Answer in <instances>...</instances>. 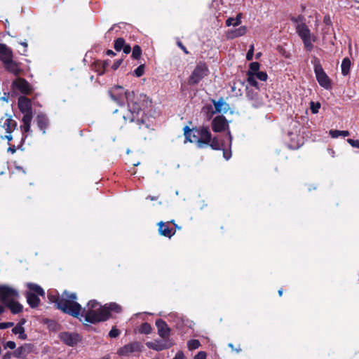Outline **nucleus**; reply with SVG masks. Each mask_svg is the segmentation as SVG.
Listing matches in <instances>:
<instances>
[{
    "label": "nucleus",
    "mask_w": 359,
    "mask_h": 359,
    "mask_svg": "<svg viewBox=\"0 0 359 359\" xmlns=\"http://www.w3.org/2000/svg\"><path fill=\"white\" fill-rule=\"evenodd\" d=\"M223 156L225 159L229 160L231 156V151H224Z\"/></svg>",
    "instance_id": "5fc2aeb1"
},
{
    "label": "nucleus",
    "mask_w": 359,
    "mask_h": 359,
    "mask_svg": "<svg viewBox=\"0 0 359 359\" xmlns=\"http://www.w3.org/2000/svg\"><path fill=\"white\" fill-rule=\"evenodd\" d=\"M144 72V65H140L135 70V74L137 77H140L143 75Z\"/></svg>",
    "instance_id": "ea45409f"
},
{
    "label": "nucleus",
    "mask_w": 359,
    "mask_h": 359,
    "mask_svg": "<svg viewBox=\"0 0 359 359\" xmlns=\"http://www.w3.org/2000/svg\"><path fill=\"white\" fill-rule=\"evenodd\" d=\"M254 55V45L252 44L246 55L247 60H252Z\"/></svg>",
    "instance_id": "a19ab883"
},
{
    "label": "nucleus",
    "mask_w": 359,
    "mask_h": 359,
    "mask_svg": "<svg viewBox=\"0 0 359 359\" xmlns=\"http://www.w3.org/2000/svg\"><path fill=\"white\" fill-rule=\"evenodd\" d=\"M206 353L204 351H200L195 355L194 359H205Z\"/></svg>",
    "instance_id": "49530a36"
},
{
    "label": "nucleus",
    "mask_w": 359,
    "mask_h": 359,
    "mask_svg": "<svg viewBox=\"0 0 359 359\" xmlns=\"http://www.w3.org/2000/svg\"><path fill=\"white\" fill-rule=\"evenodd\" d=\"M323 22L326 25H330L331 24V19L329 15H325L323 19Z\"/></svg>",
    "instance_id": "6e6d98bb"
},
{
    "label": "nucleus",
    "mask_w": 359,
    "mask_h": 359,
    "mask_svg": "<svg viewBox=\"0 0 359 359\" xmlns=\"http://www.w3.org/2000/svg\"><path fill=\"white\" fill-rule=\"evenodd\" d=\"M84 323L95 324L105 321L108 319L107 311L95 300H90L87 306L81 308L79 316L77 317Z\"/></svg>",
    "instance_id": "f03ea898"
},
{
    "label": "nucleus",
    "mask_w": 359,
    "mask_h": 359,
    "mask_svg": "<svg viewBox=\"0 0 359 359\" xmlns=\"http://www.w3.org/2000/svg\"><path fill=\"white\" fill-rule=\"evenodd\" d=\"M351 66V62L349 58L345 57L341 62V74L344 76H346L350 72V68Z\"/></svg>",
    "instance_id": "393cba45"
},
{
    "label": "nucleus",
    "mask_w": 359,
    "mask_h": 359,
    "mask_svg": "<svg viewBox=\"0 0 359 359\" xmlns=\"http://www.w3.org/2000/svg\"><path fill=\"white\" fill-rule=\"evenodd\" d=\"M6 348L14 349L15 348V343L13 341H8L6 342L4 346Z\"/></svg>",
    "instance_id": "de8ad7c7"
},
{
    "label": "nucleus",
    "mask_w": 359,
    "mask_h": 359,
    "mask_svg": "<svg viewBox=\"0 0 359 359\" xmlns=\"http://www.w3.org/2000/svg\"><path fill=\"white\" fill-rule=\"evenodd\" d=\"M158 226L159 233L162 236L170 238L175 233V231L163 222L158 223Z\"/></svg>",
    "instance_id": "4be33fe9"
},
{
    "label": "nucleus",
    "mask_w": 359,
    "mask_h": 359,
    "mask_svg": "<svg viewBox=\"0 0 359 359\" xmlns=\"http://www.w3.org/2000/svg\"><path fill=\"white\" fill-rule=\"evenodd\" d=\"M13 57L12 50L6 45L0 43V59L3 63Z\"/></svg>",
    "instance_id": "412c9836"
},
{
    "label": "nucleus",
    "mask_w": 359,
    "mask_h": 359,
    "mask_svg": "<svg viewBox=\"0 0 359 359\" xmlns=\"http://www.w3.org/2000/svg\"><path fill=\"white\" fill-rule=\"evenodd\" d=\"M50 302H54L58 309L63 312L70 314L74 317H78L81 310V306L76 302V294L75 293H68L64 292L61 297L55 295H48Z\"/></svg>",
    "instance_id": "7ed1b4c3"
},
{
    "label": "nucleus",
    "mask_w": 359,
    "mask_h": 359,
    "mask_svg": "<svg viewBox=\"0 0 359 359\" xmlns=\"http://www.w3.org/2000/svg\"><path fill=\"white\" fill-rule=\"evenodd\" d=\"M13 86L23 94H29L32 91L29 83L22 78L15 79L13 83Z\"/></svg>",
    "instance_id": "4468645a"
},
{
    "label": "nucleus",
    "mask_w": 359,
    "mask_h": 359,
    "mask_svg": "<svg viewBox=\"0 0 359 359\" xmlns=\"http://www.w3.org/2000/svg\"><path fill=\"white\" fill-rule=\"evenodd\" d=\"M329 133L333 138H337L339 136L347 137L349 135L348 130H330Z\"/></svg>",
    "instance_id": "cd10ccee"
},
{
    "label": "nucleus",
    "mask_w": 359,
    "mask_h": 359,
    "mask_svg": "<svg viewBox=\"0 0 359 359\" xmlns=\"http://www.w3.org/2000/svg\"><path fill=\"white\" fill-rule=\"evenodd\" d=\"M23 114H24V116L22 118L23 123H31L32 118H33L32 112L23 113Z\"/></svg>",
    "instance_id": "c9c22d12"
},
{
    "label": "nucleus",
    "mask_w": 359,
    "mask_h": 359,
    "mask_svg": "<svg viewBox=\"0 0 359 359\" xmlns=\"http://www.w3.org/2000/svg\"><path fill=\"white\" fill-rule=\"evenodd\" d=\"M320 107V104L318 102H311V110L313 114H316Z\"/></svg>",
    "instance_id": "58836bf2"
},
{
    "label": "nucleus",
    "mask_w": 359,
    "mask_h": 359,
    "mask_svg": "<svg viewBox=\"0 0 359 359\" xmlns=\"http://www.w3.org/2000/svg\"><path fill=\"white\" fill-rule=\"evenodd\" d=\"M199 136L198 148H203L209 144L211 141V133L208 127H201L198 129Z\"/></svg>",
    "instance_id": "f8f14e48"
},
{
    "label": "nucleus",
    "mask_w": 359,
    "mask_h": 359,
    "mask_svg": "<svg viewBox=\"0 0 359 359\" xmlns=\"http://www.w3.org/2000/svg\"><path fill=\"white\" fill-rule=\"evenodd\" d=\"M177 45L183 50V51L186 53V54H188V51L186 49V48L182 45V43L179 41L177 42Z\"/></svg>",
    "instance_id": "4d7b16f0"
},
{
    "label": "nucleus",
    "mask_w": 359,
    "mask_h": 359,
    "mask_svg": "<svg viewBox=\"0 0 359 359\" xmlns=\"http://www.w3.org/2000/svg\"><path fill=\"white\" fill-rule=\"evenodd\" d=\"M121 62H122L121 59L116 60L112 65V68L114 69H116L121 65Z\"/></svg>",
    "instance_id": "864d4df0"
},
{
    "label": "nucleus",
    "mask_w": 359,
    "mask_h": 359,
    "mask_svg": "<svg viewBox=\"0 0 359 359\" xmlns=\"http://www.w3.org/2000/svg\"><path fill=\"white\" fill-rule=\"evenodd\" d=\"M229 346L231 347L232 349H233V346L232 344H229Z\"/></svg>",
    "instance_id": "774afa93"
},
{
    "label": "nucleus",
    "mask_w": 359,
    "mask_h": 359,
    "mask_svg": "<svg viewBox=\"0 0 359 359\" xmlns=\"http://www.w3.org/2000/svg\"><path fill=\"white\" fill-rule=\"evenodd\" d=\"M278 294H279L280 296H282V294H283V289H280V290H278Z\"/></svg>",
    "instance_id": "0e129e2a"
},
{
    "label": "nucleus",
    "mask_w": 359,
    "mask_h": 359,
    "mask_svg": "<svg viewBox=\"0 0 359 359\" xmlns=\"http://www.w3.org/2000/svg\"><path fill=\"white\" fill-rule=\"evenodd\" d=\"M215 111H212L211 114L208 116L210 119L215 113H226L229 109V104L222 99L220 98L217 101L212 100Z\"/></svg>",
    "instance_id": "dca6fc26"
},
{
    "label": "nucleus",
    "mask_w": 359,
    "mask_h": 359,
    "mask_svg": "<svg viewBox=\"0 0 359 359\" xmlns=\"http://www.w3.org/2000/svg\"><path fill=\"white\" fill-rule=\"evenodd\" d=\"M111 98L118 104H121L123 100L126 99L128 102V109L125 112V109L122 110L123 118L126 121L133 122L138 116L141 107L137 101L135 100L133 92H124L123 88L120 86H116L110 90Z\"/></svg>",
    "instance_id": "f257e3e1"
},
{
    "label": "nucleus",
    "mask_w": 359,
    "mask_h": 359,
    "mask_svg": "<svg viewBox=\"0 0 359 359\" xmlns=\"http://www.w3.org/2000/svg\"><path fill=\"white\" fill-rule=\"evenodd\" d=\"M8 151L11 152V154H14L16 151V149H15V146L9 147L8 149Z\"/></svg>",
    "instance_id": "13d9d810"
},
{
    "label": "nucleus",
    "mask_w": 359,
    "mask_h": 359,
    "mask_svg": "<svg viewBox=\"0 0 359 359\" xmlns=\"http://www.w3.org/2000/svg\"><path fill=\"white\" fill-rule=\"evenodd\" d=\"M184 130L186 140L190 142H195L198 145V143H199L198 129H189L187 126L184 128Z\"/></svg>",
    "instance_id": "6ab92c4d"
},
{
    "label": "nucleus",
    "mask_w": 359,
    "mask_h": 359,
    "mask_svg": "<svg viewBox=\"0 0 359 359\" xmlns=\"http://www.w3.org/2000/svg\"><path fill=\"white\" fill-rule=\"evenodd\" d=\"M227 126L226 118L222 116H216L212 122V128L215 133L224 130Z\"/></svg>",
    "instance_id": "2eb2a0df"
},
{
    "label": "nucleus",
    "mask_w": 359,
    "mask_h": 359,
    "mask_svg": "<svg viewBox=\"0 0 359 359\" xmlns=\"http://www.w3.org/2000/svg\"><path fill=\"white\" fill-rule=\"evenodd\" d=\"M107 54L108 55H115V54H114V53L111 50H108L107 51Z\"/></svg>",
    "instance_id": "680f3d73"
},
{
    "label": "nucleus",
    "mask_w": 359,
    "mask_h": 359,
    "mask_svg": "<svg viewBox=\"0 0 359 359\" xmlns=\"http://www.w3.org/2000/svg\"><path fill=\"white\" fill-rule=\"evenodd\" d=\"M147 198H150V199H151V200H152V201H153V200H156V197H153V196H149V197H148Z\"/></svg>",
    "instance_id": "338daca9"
},
{
    "label": "nucleus",
    "mask_w": 359,
    "mask_h": 359,
    "mask_svg": "<svg viewBox=\"0 0 359 359\" xmlns=\"http://www.w3.org/2000/svg\"><path fill=\"white\" fill-rule=\"evenodd\" d=\"M4 64L5 65L6 69L8 72H11V73H13V74H14L15 75L19 74L20 68L18 67V63L16 62H15L13 60V58H11V60H8V61L4 62Z\"/></svg>",
    "instance_id": "5701e85b"
},
{
    "label": "nucleus",
    "mask_w": 359,
    "mask_h": 359,
    "mask_svg": "<svg viewBox=\"0 0 359 359\" xmlns=\"http://www.w3.org/2000/svg\"><path fill=\"white\" fill-rule=\"evenodd\" d=\"M31 129V123H23V125L21 126V130L22 132L28 133L30 131Z\"/></svg>",
    "instance_id": "a18cd8bd"
},
{
    "label": "nucleus",
    "mask_w": 359,
    "mask_h": 359,
    "mask_svg": "<svg viewBox=\"0 0 359 359\" xmlns=\"http://www.w3.org/2000/svg\"><path fill=\"white\" fill-rule=\"evenodd\" d=\"M226 25L227 27H230V26L236 27V26H238V25H236L235 24V18H229L226 20Z\"/></svg>",
    "instance_id": "37998d69"
},
{
    "label": "nucleus",
    "mask_w": 359,
    "mask_h": 359,
    "mask_svg": "<svg viewBox=\"0 0 359 359\" xmlns=\"http://www.w3.org/2000/svg\"><path fill=\"white\" fill-rule=\"evenodd\" d=\"M291 20L295 23L300 24L304 23V18L302 15H298L297 17H292Z\"/></svg>",
    "instance_id": "79ce46f5"
},
{
    "label": "nucleus",
    "mask_w": 359,
    "mask_h": 359,
    "mask_svg": "<svg viewBox=\"0 0 359 359\" xmlns=\"http://www.w3.org/2000/svg\"><path fill=\"white\" fill-rule=\"evenodd\" d=\"M248 31L246 26H241L238 28L229 29L226 32V37L228 39H233L244 36Z\"/></svg>",
    "instance_id": "f3484780"
},
{
    "label": "nucleus",
    "mask_w": 359,
    "mask_h": 359,
    "mask_svg": "<svg viewBox=\"0 0 359 359\" xmlns=\"http://www.w3.org/2000/svg\"><path fill=\"white\" fill-rule=\"evenodd\" d=\"M17 123L13 119L12 116L5 114L0 118V127L2 128L7 134L11 133L16 128Z\"/></svg>",
    "instance_id": "9b49d317"
},
{
    "label": "nucleus",
    "mask_w": 359,
    "mask_h": 359,
    "mask_svg": "<svg viewBox=\"0 0 359 359\" xmlns=\"http://www.w3.org/2000/svg\"><path fill=\"white\" fill-rule=\"evenodd\" d=\"M18 296V293L14 289L8 286H0V298L13 313H20L22 309V306L15 301Z\"/></svg>",
    "instance_id": "20e7f679"
},
{
    "label": "nucleus",
    "mask_w": 359,
    "mask_h": 359,
    "mask_svg": "<svg viewBox=\"0 0 359 359\" xmlns=\"http://www.w3.org/2000/svg\"><path fill=\"white\" fill-rule=\"evenodd\" d=\"M142 349L143 345L140 342L133 341L119 348L116 353L119 356H128L131 353H140Z\"/></svg>",
    "instance_id": "6e6552de"
},
{
    "label": "nucleus",
    "mask_w": 359,
    "mask_h": 359,
    "mask_svg": "<svg viewBox=\"0 0 359 359\" xmlns=\"http://www.w3.org/2000/svg\"><path fill=\"white\" fill-rule=\"evenodd\" d=\"M142 53L141 48L139 46L136 45L133 47L132 56L135 59H138Z\"/></svg>",
    "instance_id": "72a5a7b5"
},
{
    "label": "nucleus",
    "mask_w": 359,
    "mask_h": 359,
    "mask_svg": "<svg viewBox=\"0 0 359 359\" xmlns=\"http://www.w3.org/2000/svg\"><path fill=\"white\" fill-rule=\"evenodd\" d=\"M347 142L353 147L359 148V140H354L353 139H348Z\"/></svg>",
    "instance_id": "c03bdc74"
},
{
    "label": "nucleus",
    "mask_w": 359,
    "mask_h": 359,
    "mask_svg": "<svg viewBox=\"0 0 359 359\" xmlns=\"http://www.w3.org/2000/svg\"><path fill=\"white\" fill-rule=\"evenodd\" d=\"M296 30L302 39L305 48L311 50L313 48V42L316 41V36L311 34L310 29L305 23L297 25Z\"/></svg>",
    "instance_id": "39448f33"
},
{
    "label": "nucleus",
    "mask_w": 359,
    "mask_h": 359,
    "mask_svg": "<svg viewBox=\"0 0 359 359\" xmlns=\"http://www.w3.org/2000/svg\"><path fill=\"white\" fill-rule=\"evenodd\" d=\"M172 359H185V357L182 351H179Z\"/></svg>",
    "instance_id": "3c124183"
},
{
    "label": "nucleus",
    "mask_w": 359,
    "mask_h": 359,
    "mask_svg": "<svg viewBox=\"0 0 359 359\" xmlns=\"http://www.w3.org/2000/svg\"><path fill=\"white\" fill-rule=\"evenodd\" d=\"M12 332L15 334H18L19 337L22 339H25L27 337V335L25 334V329L22 327V324H17L12 330Z\"/></svg>",
    "instance_id": "a878e982"
},
{
    "label": "nucleus",
    "mask_w": 359,
    "mask_h": 359,
    "mask_svg": "<svg viewBox=\"0 0 359 359\" xmlns=\"http://www.w3.org/2000/svg\"><path fill=\"white\" fill-rule=\"evenodd\" d=\"M173 345H174V343L170 339H168L165 341L156 340L154 341H148L146 343V346L149 348L155 350L156 351H161L164 349L169 348L170 347L172 346Z\"/></svg>",
    "instance_id": "ddd939ff"
},
{
    "label": "nucleus",
    "mask_w": 359,
    "mask_h": 359,
    "mask_svg": "<svg viewBox=\"0 0 359 359\" xmlns=\"http://www.w3.org/2000/svg\"><path fill=\"white\" fill-rule=\"evenodd\" d=\"M255 77L262 81H266L268 76L264 72H258L255 74Z\"/></svg>",
    "instance_id": "4c0bfd02"
},
{
    "label": "nucleus",
    "mask_w": 359,
    "mask_h": 359,
    "mask_svg": "<svg viewBox=\"0 0 359 359\" xmlns=\"http://www.w3.org/2000/svg\"><path fill=\"white\" fill-rule=\"evenodd\" d=\"M247 95H248V96L249 97H250L251 99H253V98H254L253 93H251L250 90H249L248 88V93H247Z\"/></svg>",
    "instance_id": "bf43d9fd"
},
{
    "label": "nucleus",
    "mask_w": 359,
    "mask_h": 359,
    "mask_svg": "<svg viewBox=\"0 0 359 359\" xmlns=\"http://www.w3.org/2000/svg\"><path fill=\"white\" fill-rule=\"evenodd\" d=\"M122 49H123L124 53H126V54L129 53L131 50L130 46L128 44H125Z\"/></svg>",
    "instance_id": "603ef678"
},
{
    "label": "nucleus",
    "mask_w": 359,
    "mask_h": 359,
    "mask_svg": "<svg viewBox=\"0 0 359 359\" xmlns=\"http://www.w3.org/2000/svg\"><path fill=\"white\" fill-rule=\"evenodd\" d=\"M247 81L249 83V85H250L252 87H255L257 90L259 88V86L255 75L252 74H247Z\"/></svg>",
    "instance_id": "c85d7f7f"
},
{
    "label": "nucleus",
    "mask_w": 359,
    "mask_h": 359,
    "mask_svg": "<svg viewBox=\"0 0 359 359\" xmlns=\"http://www.w3.org/2000/svg\"><path fill=\"white\" fill-rule=\"evenodd\" d=\"M209 144L211 147V148L213 149H215V150L220 149V143L217 137H214L212 139L211 138V141L209 143Z\"/></svg>",
    "instance_id": "473e14b6"
},
{
    "label": "nucleus",
    "mask_w": 359,
    "mask_h": 359,
    "mask_svg": "<svg viewBox=\"0 0 359 359\" xmlns=\"http://www.w3.org/2000/svg\"><path fill=\"white\" fill-rule=\"evenodd\" d=\"M104 309L107 311V315L108 316V318L110 317L111 312L120 313L122 310L121 306L117 304L116 303H109L104 305Z\"/></svg>",
    "instance_id": "b1692460"
},
{
    "label": "nucleus",
    "mask_w": 359,
    "mask_h": 359,
    "mask_svg": "<svg viewBox=\"0 0 359 359\" xmlns=\"http://www.w3.org/2000/svg\"><path fill=\"white\" fill-rule=\"evenodd\" d=\"M152 328L149 323H144L142 324L140 328V332L145 334H149L151 332Z\"/></svg>",
    "instance_id": "c756f323"
},
{
    "label": "nucleus",
    "mask_w": 359,
    "mask_h": 359,
    "mask_svg": "<svg viewBox=\"0 0 359 359\" xmlns=\"http://www.w3.org/2000/svg\"><path fill=\"white\" fill-rule=\"evenodd\" d=\"M121 334V331L116 328V327H112L111 330L109 332V336L111 338H116Z\"/></svg>",
    "instance_id": "e433bc0d"
},
{
    "label": "nucleus",
    "mask_w": 359,
    "mask_h": 359,
    "mask_svg": "<svg viewBox=\"0 0 359 359\" xmlns=\"http://www.w3.org/2000/svg\"><path fill=\"white\" fill-rule=\"evenodd\" d=\"M315 74L316 76V79L319 84L326 88H331V82L327 76V75L325 74L324 70L323 69L322 67L320 65H315Z\"/></svg>",
    "instance_id": "9d476101"
},
{
    "label": "nucleus",
    "mask_w": 359,
    "mask_h": 359,
    "mask_svg": "<svg viewBox=\"0 0 359 359\" xmlns=\"http://www.w3.org/2000/svg\"><path fill=\"white\" fill-rule=\"evenodd\" d=\"M156 325L158 328V335L164 339L168 337L170 334V328L168 327L167 324L165 321L158 319L156 321Z\"/></svg>",
    "instance_id": "aec40b11"
},
{
    "label": "nucleus",
    "mask_w": 359,
    "mask_h": 359,
    "mask_svg": "<svg viewBox=\"0 0 359 359\" xmlns=\"http://www.w3.org/2000/svg\"><path fill=\"white\" fill-rule=\"evenodd\" d=\"M13 325V323H0V329H6L11 327Z\"/></svg>",
    "instance_id": "8fccbe9b"
},
{
    "label": "nucleus",
    "mask_w": 359,
    "mask_h": 359,
    "mask_svg": "<svg viewBox=\"0 0 359 359\" xmlns=\"http://www.w3.org/2000/svg\"><path fill=\"white\" fill-rule=\"evenodd\" d=\"M259 64L257 62H252L250 65V68L247 74H252L255 75V74L259 72Z\"/></svg>",
    "instance_id": "7c9ffc66"
},
{
    "label": "nucleus",
    "mask_w": 359,
    "mask_h": 359,
    "mask_svg": "<svg viewBox=\"0 0 359 359\" xmlns=\"http://www.w3.org/2000/svg\"><path fill=\"white\" fill-rule=\"evenodd\" d=\"M20 44L22 46H23L25 48H27V42L24 41V42H21Z\"/></svg>",
    "instance_id": "e2e57ef3"
},
{
    "label": "nucleus",
    "mask_w": 359,
    "mask_h": 359,
    "mask_svg": "<svg viewBox=\"0 0 359 359\" xmlns=\"http://www.w3.org/2000/svg\"><path fill=\"white\" fill-rule=\"evenodd\" d=\"M200 342L197 339H191L188 342V347L189 349H196L199 347Z\"/></svg>",
    "instance_id": "f704fd0d"
},
{
    "label": "nucleus",
    "mask_w": 359,
    "mask_h": 359,
    "mask_svg": "<svg viewBox=\"0 0 359 359\" xmlns=\"http://www.w3.org/2000/svg\"><path fill=\"white\" fill-rule=\"evenodd\" d=\"M60 339L69 346L76 345L81 339V336L76 332H63L59 334Z\"/></svg>",
    "instance_id": "1a4fd4ad"
},
{
    "label": "nucleus",
    "mask_w": 359,
    "mask_h": 359,
    "mask_svg": "<svg viewBox=\"0 0 359 359\" xmlns=\"http://www.w3.org/2000/svg\"><path fill=\"white\" fill-rule=\"evenodd\" d=\"M125 44V41L122 38H118L115 41L114 48L117 51H120Z\"/></svg>",
    "instance_id": "2f4dec72"
},
{
    "label": "nucleus",
    "mask_w": 359,
    "mask_h": 359,
    "mask_svg": "<svg viewBox=\"0 0 359 359\" xmlns=\"http://www.w3.org/2000/svg\"><path fill=\"white\" fill-rule=\"evenodd\" d=\"M37 123L38 126L41 130H43V133H45V129L48 126V119L43 115H39L37 116Z\"/></svg>",
    "instance_id": "bb28decb"
},
{
    "label": "nucleus",
    "mask_w": 359,
    "mask_h": 359,
    "mask_svg": "<svg viewBox=\"0 0 359 359\" xmlns=\"http://www.w3.org/2000/svg\"><path fill=\"white\" fill-rule=\"evenodd\" d=\"M4 138L8 140V141H11L13 139L11 134H8L5 135Z\"/></svg>",
    "instance_id": "052dcab7"
},
{
    "label": "nucleus",
    "mask_w": 359,
    "mask_h": 359,
    "mask_svg": "<svg viewBox=\"0 0 359 359\" xmlns=\"http://www.w3.org/2000/svg\"><path fill=\"white\" fill-rule=\"evenodd\" d=\"M27 287L29 291L27 292V302L31 307L34 308L39 305V299L38 295L43 296L45 294L44 290L38 285L34 283H28Z\"/></svg>",
    "instance_id": "423d86ee"
},
{
    "label": "nucleus",
    "mask_w": 359,
    "mask_h": 359,
    "mask_svg": "<svg viewBox=\"0 0 359 359\" xmlns=\"http://www.w3.org/2000/svg\"><path fill=\"white\" fill-rule=\"evenodd\" d=\"M242 19V13H239L237 14L236 18H235V24L240 25L241 23Z\"/></svg>",
    "instance_id": "09e8293b"
},
{
    "label": "nucleus",
    "mask_w": 359,
    "mask_h": 359,
    "mask_svg": "<svg viewBox=\"0 0 359 359\" xmlns=\"http://www.w3.org/2000/svg\"><path fill=\"white\" fill-rule=\"evenodd\" d=\"M209 73L208 66L205 63L199 62L196 66L189 79V83L196 85L198 83Z\"/></svg>",
    "instance_id": "0eeeda50"
},
{
    "label": "nucleus",
    "mask_w": 359,
    "mask_h": 359,
    "mask_svg": "<svg viewBox=\"0 0 359 359\" xmlns=\"http://www.w3.org/2000/svg\"><path fill=\"white\" fill-rule=\"evenodd\" d=\"M18 107L22 114L32 112L31 100L25 96L18 98Z\"/></svg>",
    "instance_id": "a211bd4d"
},
{
    "label": "nucleus",
    "mask_w": 359,
    "mask_h": 359,
    "mask_svg": "<svg viewBox=\"0 0 359 359\" xmlns=\"http://www.w3.org/2000/svg\"><path fill=\"white\" fill-rule=\"evenodd\" d=\"M4 310V307L2 306H0V313H3Z\"/></svg>",
    "instance_id": "69168bd1"
}]
</instances>
